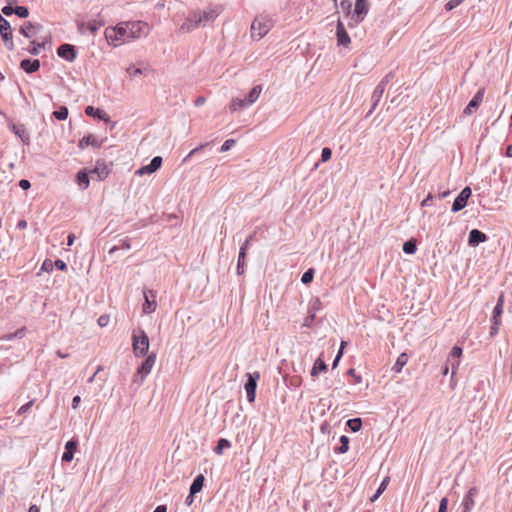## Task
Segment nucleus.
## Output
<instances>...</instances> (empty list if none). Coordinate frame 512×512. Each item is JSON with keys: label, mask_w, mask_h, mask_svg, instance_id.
Masks as SVG:
<instances>
[{"label": "nucleus", "mask_w": 512, "mask_h": 512, "mask_svg": "<svg viewBox=\"0 0 512 512\" xmlns=\"http://www.w3.org/2000/svg\"><path fill=\"white\" fill-rule=\"evenodd\" d=\"M219 15L217 8H210L203 11H194L189 14L186 21L182 24L181 30L191 31L199 26H206L213 22Z\"/></svg>", "instance_id": "1"}, {"label": "nucleus", "mask_w": 512, "mask_h": 512, "mask_svg": "<svg viewBox=\"0 0 512 512\" xmlns=\"http://www.w3.org/2000/svg\"><path fill=\"white\" fill-rule=\"evenodd\" d=\"M149 337L142 329L134 330L132 334V348L136 357H144L149 351Z\"/></svg>", "instance_id": "2"}, {"label": "nucleus", "mask_w": 512, "mask_h": 512, "mask_svg": "<svg viewBox=\"0 0 512 512\" xmlns=\"http://www.w3.org/2000/svg\"><path fill=\"white\" fill-rule=\"evenodd\" d=\"M127 33L128 28L126 27V23H120L114 28H106L105 38L109 44L116 47L122 43L128 42Z\"/></svg>", "instance_id": "3"}, {"label": "nucleus", "mask_w": 512, "mask_h": 512, "mask_svg": "<svg viewBox=\"0 0 512 512\" xmlns=\"http://www.w3.org/2000/svg\"><path fill=\"white\" fill-rule=\"evenodd\" d=\"M369 12L367 0H355L354 9L351 14V21H348V27L353 29L362 23Z\"/></svg>", "instance_id": "4"}, {"label": "nucleus", "mask_w": 512, "mask_h": 512, "mask_svg": "<svg viewBox=\"0 0 512 512\" xmlns=\"http://www.w3.org/2000/svg\"><path fill=\"white\" fill-rule=\"evenodd\" d=\"M156 353L152 352L146 355V358L142 361L141 365L137 368V371L134 375L133 382H138L142 384L145 378L150 374L153 366L156 362Z\"/></svg>", "instance_id": "5"}, {"label": "nucleus", "mask_w": 512, "mask_h": 512, "mask_svg": "<svg viewBox=\"0 0 512 512\" xmlns=\"http://www.w3.org/2000/svg\"><path fill=\"white\" fill-rule=\"evenodd\" d=\"M247 381L245 383V391L247 395V400L249 403H253L256 398V389L257 382L260 379V373L258 371H254L252 373H247Z\"/></svg>", "instance_id": "6"}, {"label": "nucleus", "mask_w": 512, "mask_h": 512, "mask_svg": "<svg viewBox=\"0 0 512 512\" xmlns=\"http://www.w3.org/2000/svg\"><path fill=\"white\" fill-rule=\"evenodd\" d=\"M111 167L112 163H107L105 160L98 159L94 168L90 170V174L92 177L96 175L98 181H103L110 174Z\"/></svg>", "instance_id": "7"}, {"label": "nucleus", "mask_w": 512, "mask_h": 512, "mask_svg": "<svg viewBox=\"0 0 512 512\" xmlns=\"http://www.w3.org/2000/svg\"><path fill=\"white\" fill-rule=\"evenodd\" d=\"M472 194V190L470 187L466 186L461 190V192L458 194V196L455 198L451 211L453 213H457L464 209L468 203V199L470 198Z\"/></svg>", "instance_id": "8"}, {"label": "nucleus", "mask_w": 512, "mask_h": 512, "mask_svg": "<svg viewBox=\"0 0 512 512\" xmlns=\"http://www.w3.org/2000/svg\"><path fill=\"white\" fill-rule=\"evenodd\" d=\"M126 27L128 28V41L136 38H140L145 34V29L147 28V24L142 21H134L126 23Z\"/></svg>", "instance_id": "9"}, {"label": "nucleus", "mask_w": 512, "mask_h": 512, "mask_svg": "<svg viewBox=\"0 0 512 512\" xmlns=\"http://www.w3.org/2000/svg\"><path fill=\"white\" fill-rule=\"evenodd\" d=\"M157 292L154 290H145L144 291V303L142 305V311L145 314H151L156 310L157 302H156Z\"/></svg>", "instance_id": "10"}, {"label": "nucleus", "mask_w": 512, "mask_h": 512, "mask_svg": "<svg viewBox=\"0 0 512 512\" xmlns=\"http://www.w3.org/2000/svg\"><path fill=\"white\" fill-rule=\"evenodd\" d=\"M57 55L67 62H74L77 57L76 47L72 44L64 43L57 48Z\"/></svg>", "instance_id": "11"}, {"label": "nucleus", "mask_w": 512, "mask_h": 512, "mask_svg": "<svg viewBox=\"0 0 512 512\" xmlns=\"http://www.w3.org/2000/svg\"><path fill=\"white\" fill-rule=\"evenodd\" d=\"M43 26L40 23H32L30 21H26L20 27L19 32L24 37L28 39H32L42 30Z\"/></svg>", "instance_id": "12"}, {"label": "nucleus", "mask_w": 512, "mask_h": 512, "mask_svg": "<svg viewBox=\"0 0 512 512\" xmlns=\"http://www.w3.org/2000/svg\"><path fill=\"white\" fill-rule=\"evenodd\" d=\"M478 494V490L476 487H471L468 492L466 493V495L464 496L461 504H460V509H461V512H470L474 505H475V502H474V497Z\"/></svg>", "instance_id": "13"}, {"label": "nucleus", "mask_w": 512, "mask_h": 512, "mask_svg": "<svg viewBox=\"0 0 512 512\" xmlns=\"http://www.w3.org/2000/svg\"><path fill=\"white\" fill-rule=\"evenodd\" d=\"M162 161H163L162 157L155 156V157L152 158V160L150 161L149 164L140 167L136 171V174L139 175V176H142V175H145V174H152V173L156 172L161 167Z\"/></svg>", "instance_id": "14"}, {"label": "nucleus", "mask_w": 512, "mask_h": 512, "mask_svg": "<svg viewBox=\"0 0 512 512\" xmlns=\"http://www.w3.org/2000/svg\"><path fill=\"white\" fill-rule=\"evenodd\" d=\"M79 441L76 438H72L65 443V451L62 454L61 460L63 462H71L74 457V453L77 450Z\"/></svg>", "instance_id": "15"}, {"label": "nucleus", "mask_w": 512, "mask_h": 512, "mask_svg": "<svg viewBox=\"0 0 512 512\" xmlns=\"http://www.w3.org/2000/svg\"><path fill=\"white\" fill-rule=\"evenodd\" d=\"M484 97V89H479L473 98L469 101L468 105L465 107L463 113L466 115H471L475 110L478 109L480 104L483 101Z\"/></svg>", "instance_id": "16"}, {"label": "nucleus", "mask_w": 512, "mask_h": 512, "mask_svg": "<svg viewBox=\"0 0 512 512\" xmlns=\"http://www.w3.org/2000/svg\"><path fill=\"white\" fill-rule=\"evenodd\" d=\"M488 240V236L479 229H472L468 235V245L471 247H477L479 244L484 243Z\"/></svg>", "instance_id": "17"}, {"label": "nucleus", "mask_w": 512, "mask_h": 512, "mask_svg": "<svg viewBox=\"0 0 512 512\" xmlns=\"http://www.w3.org/2000/svg\"><path fill=\"white\" fill-rule=\"evenodd\" d=\"M269 31V26L266 23L261 22L258 19H255L251 25V34L252 37H257V39H261L264 37Z\"/></svg>", "instance_id": "18"}, {"label": "nucleus", "mask_w": 512, "mask_h": 512, "mask_svg": "<svg viewBox=\"0 0 512 512\" xmlns=\"http://www.w3.org/2000/svg\"><path fill=\"white\" fill-rule=\"evenodd\" d=\"M336 36L338 45L347 46L351 42L350 36L340 19H338L336 25Z\"/></svg>", "instance_id": "19"}, {"label": "nucleus", "mask_w": 512, "mask_h": 512, "mask_svg": "<svg viewBox=\"0 0 512 512\" xmlns=\"http://www.w3.org/2000/svg\"><path fill=\"white\" fill-rule=\"evenodd\" d=\"M40 61L38 59L26 58L21 60L20 68L27 74H32L40 69Z\"/></svg>", "instance_id": "20"}, {"label": "nucleus", "mask_w": 512, "mask_h": 512, "mask_svg": "<svg viewBox=\"0 0 512 512\" xmlns=\"http://www.w3.org/2000/svg\"><path fill=\"white\" fill-rule=\"evenodd\" d=\"M51 41L50 39H44L43 41H30L28 47L23 48V50L27 51L33 56H37L40 53V49H45L46 45H50Z\"/></svg>", "instance_id": "21"}, {"label": "nucleus", "mask_w": 512, "mask_h": 512, "mask_svg": "<svg viewBox=\"0 0 512 512\" xmlns=\"http://www.w3.org/2000/svg\"><path fill=\"white\" fill-rule=\"evenodd\" d=\"M85 114L87 116L96 118V119L104 121L106 123L110 122V117L107 115V113L104 110L95 108L93 106H87L85 108Z\"/></svg>", "instance_id": "22"}, {"label": "nucleus", "mask_w": 512, "mask_h": 512, "mask_svg": "<svg viewBox=\"0 0 512 512\" xmlns=\"http://www.w3.org/2000/svg\"><path fill=\"white\" fill-rule=\"evenodd\" d=\"M102 143H103L102 140H98L94 135L88 134L79 140L78 147L80 149H84L87 146L91 145L93 147L100 148L102 146Z\"/></svg>", "instance_id": "23"}, {"label": "nucleus", "mask_w": 512, "mask_h": 512, "mask_svg": "<svg viewBox=\"0 0 512 512\" xmlns=\"http://www.w3.org/2000/svg\"><path fill=\"white\" fill-rule=\"evenodd\" d=\"M384 91L385 89L381 87H379L378 85L375 87L372 95H371V108L370 110L367 112L366 114V117H369L373 111L376 109V107L378 106L383 94H384Z\"/></svg>", "instance_id": "24"}, {"label": "nucleus", "mask_w": 512, "mask_h": 512, "mask_svg": "<svg viewBox=\"0 0 512 512\" xmlns=\"http://www.w3.org/2000/svg\"><path fill=\"white\" fill-rule=\"evenodd\" d=\"M90 171L87 172L85 169L80 170L76 174V182L81 190H86L90 184Z\"/></svg>", "instance_id": "25"}, {"label": "nucleus", "mask_w": 512, "mask_h": 512, "mask_svg": "<svg viewBox=\"0 0 512 512\" xmlns=\"http://www.w3.org/2000/svg\"><path fill=\"white\" fill-rule=\"evenodd\" d=\"M328 370V366L323 359L320 357L317 358L313 364L310 375L312 377H317L320 373L326 372Z\"/></svg>", "instance_id": "26"}, {"label": "nucleus", "mask_w": 512, "mask_h": 512, "mask_svg": "<svg viewBox=\"0 0 512 512\" xmlns=\"http://www.w3.org/2000/svg\"><path fill=\"white\" fill-rule=\"evenodd\" d=\"M12 131L16 136H18L24 143H28L30 140V136L26 131V128L23 124H14L12 126Z\"/></svg>", "instance_id": "27"}, {"label": "nucleus", "mask_w": 512, "mask_h": 512, "mask_svg": "<svg viewBox=\"0 0 512 512\" xmlns=\"http://www.w3.org/2000/svg\"><path fill=\"white\" fill-rule=\"evenodd\" d=\"M204 482H205V477L202 474L197 475L194 478V480L190 486V489H189V491H191V494L196 495L197 493H199L204 486Z\"/></svg>", "instance_id": "28"}, {"label": "nucleus", "mask_w": 512, "mask_h": 512, "mask_svg": "<svg viewBox=\"0 0 512 512\" xmlns=\"http://www.w3.org/2000/svg\"><path fill=\"white\" fill-rule=\"evenodd\" d=\"M407 362H408V355L405 352H403L398 356V358L396 359V362L392 366L391 370L394 373H400L402 371L403 367L407 364Z\"/></svg>", "instance_id": "29"}, {"label": "nucleus", "mask_w": 512, "mask_h": 512, "mask_svg": "<svg viewBox=\"0 0 512 512\" xmlns=\"http://www.w3.org/2000/svg\"><path fill=\"white\" fill-rule=\"evenodd\" d=\"M248 106H250V104H248V101L246 98H244V99L234 98V99H232V101L229 105V109L231 110V112H235V111L245 109Z\"/></svg>", "instance_id": "30"}, {"label": "nucleus", "mask_w": 512, "mask_h": 512, "mask_svg": "<svg viewBox=\"0 0 512 512\" xmlns=\"http://www.w3.org/2000/svg\"><path fill=\"white\" fill-rule=\"evenodd\" d=\"M402 250L407 255H413L417 251V241L411 238L403 243Z\"/></svg>", "instance_id": "31"}, {"label": "nucleus", "mask_w": 512, "mask_h": 512, "mask_svg": "<svg viewBox=\"0 0 512 512\" xmlns=\"http://www.w3.org/2000/svg\"><path fill=\"white\" fill-rule=\"evenodd\" d=\"M231 447V442L226 438H220L217 441L216 446L213 448V452L216 455H222L224 449H229Z\"/></svg>", "instance_id": "32"}, {"label": "nucleus", "mask_w": 512, "mask_h": 512, "mask_svg": "<svg viewBox=\"0 0 512 512\" xmlns=\"http://www.w3.org/2000/svg\"><path fill=\"white\" fill-rule=\"evenodd\" d=\"M150 71L149 67L139 68L134 65L127 67L126 72L130 77H136L138 75H146Z\"/></svg>", "instance_id": "33"}, {"label": "nucleus", "mask_w": 512, "mask_h": 512, "mask_svg": "<svg viewBox=\"0 0 512 512\" xmlns=\"http://www.w3.org/2000/svg\"><path fill=\"white\" fill-rule=\"evenodd\" d=\"M389 481H390V477H388V476H386L382 480V482L380 483L376 492L370 497L371 502H375L380 497V495L386 490Z\"/></svg>", "instance_id": "34"}, {"label": "nucleus", "mask_w": 512, "mask_h": 512, "mask_svg": "<svg viewBox=\"0 0 512 512\" xmlns=\"http://www.w3.org/2000/svg\"><path fill=\"white\" fill-rule=\"evenodd\" d=\"M262 91V86L261 85H256L254 86L250 92L248 93V95L246 96V99L248 101V104L252 105L254 102H256V100L259 98L260 96V93Z\"/></svg>", "instance_id": "35"}, {"label": "nucleus", "mask_w": 512, "mask_h": 512, "mask_svg": "<svg viewBox=\"0 0 512 512\" xmlns=\"http://www.w3.org/2000/svg\"><path fill=\"white\" fill-rule=\"evenodd\" d=\"M0 34H1L2 40L5 43L6 48L9 51H13L14 50V42H13L12 29H10L6 32H2Z\"/></svg>", "instance_id": "36"}, {"label": "nucleus", "mask_w": 512, "mask_h": 512, "mask_svg": "<svg viewBox=\"0 0 512 512\" xmlns=\"http://www.w3.org/2000/svg\"><path fill=\"white\" fill-rule=\"evenodd\" d=\"M346 426L350 429L351 432H358L362 428V420L361 418H351L347 420Z\"/></svg>", "instance_id": "37"}, {"label": "nucleus", "mask_w": 512, "mask_h": 512, "mask_svg": "<svg viewBox=\"0 0 512 512\" xmlns=\"http://www.w3.org/2000/svg\"><path fill=\"white\" fill-rule=\"evenodd\" d=\"M339 441L340 446L335 448V452L338 454H344L349 450V438L346 435H342Z\"/></svg>", "instance_id": "38"}, {"label": "nucleus", "mask_w": 512, "mask_h": 512, "mask_svg": "<svg viewBox=\"0 0 512 512\" xmlns=\"http://www.w3.org/2000/svg\"><path fill=\"white\" fill-rule=\"evenodd\" d=\"M104 26L103 20H91L86 24V29L91 33L95 34L101 27Z\"/></svg>", "instance_id": "39"}, {"label": "nucleus", "mask_w": 512, "mask_h": 512, "mask_svg": "<svg viewBox=\"0 0 512 512\" xmlns=\"http://www.w3.org/2000/svg\"><path fill=\"white\" fill-rule=\"evenodd\" d=\"M131 248L130 240L128 238L119 241V245H115L109 250V254H114L119 249L129 250Z\"/></svg>", "instance_id": "40"}, {"label": "nucleus", "mask_w": 512, "mask_h": 512, "mask_svg": "<svg viewBox=\"0 0 512 512\" xmlns=\"http://www.w3.org/2000/svg\"><path fill=\"white\" fill-rule=\"evenodd\" d=\"M322 309V302L319 298H314L312 301L308 304V312L313 313L316 315L318 311Z\"/></svg>", "instance_id": "41"}, {"label": "nucleus", "mask_w": 512, "mask_h": 512, "mask_svg": "<svg viewBox=\"0 0 512 512\" xmlns=\"http://www.w3.org/2000/svg\"><path fill=\"white\" fill-rule=\"evenodd\" d=\"M69 114V110L66 106H61L59 109L53 112V116L60 121H64L67 119Z\"/></svg>", "instance_id": "42"}, {"label": "nucleus", "mask_w": 512, "mask_h": 512, "mask_svg": "<svg viewBox=\"0 0 512 512\" xmlns=\"http://www.w3.org/2000/svg\"><path fill=\"white\" fill-rule=\"evenodd\" d=\"M26 335V327H21L17 329L14 333L8 334L3 339L5 340H13V339H21Z\"/></svg>", "instance_id": "43"}, {"label": "nucleus", "mask_w": 512, "mask_h": 512, "mask_svg": "<svg viewBox=\"0 0 512 512\" xmlns=\"http://www.w3.org/2000/svg\"><path fill=\"white\" fill-rule=\"evenodd\" d=\"M462 352H463L462 348L460 346L455 345L451 349L447 361H450V360H460V358L462 356Z\"/></svg>", "instance_id": "44"}, {"label": "nucleus", "mask_w": 512, "mask_h": 512, "mask_svg": "<svg viewBox=\"0 0 512 512\" xmlns=\"http://www.w3.org/2000/svg\"><path fill=\"white\" fill-rule=\"evenodd\" d=\"M340 7L345 12V15L349 18V21H351V14L353 12L351 1L350 0H342L340 2Z\"/></svg>", "instance_id": "45"}, {"label": "nucleus", "mask_w": 512, "mask_h": 512, "mask_svg": "<svg viewBox=\"0 0 512 512\" xmlns=\"http://www.w3.org/2000/svg\"><path fill=\"white\" fill-rule=\"evenodd\" d=\"M314 274H315V271L313 268H309L308 270H306L303 274H302V277H301V282L303 284H309L313 281V278H314Z\"/></svg>", "instance_id": "46"}, {"label": "nucleus", "mask_w": 512, "mask_h": 512, "mask_svg": "<svg viewBox=\"0 0 512 512\" xmlns=\"http://www.w3.org/2000/svg\"><path fill=\"white\" fill-rule=\"evenodd\" d=\"M502 314H503V310L494 307L493 312H492V317H491V323L501 325Z\"/></svg>", "instance_id": "47"}, {"label": "nucleus", "mask_w": 512, "mask_h": 512, "mask_svg": "<svg viewBox=\"0 0 512 512\" xmlns=\"http://www.w3.org/2000/svg\"><path fill=\"white\" fill-rule=\"evenodd\" d=\"M395 76V72L394 71H390L388 72L382 79L381 81L378 83V86L381 87L383 89H386V86L387 84L394 78Z\"/></svg>", "instance_id": "48"}, {"label": "nucleus", "mask_w": 512, "mask_h": 512, "mask_svg": "<svg viewBox=\"0 0 512 512\" xmlns=\"http://www.w3.org/2000/svg\"><path fill=\"white\" fill-rule=\"evenodd\" d=\"M245 258L246 256L238 255L236 272L238 275H242L245 271Z\"/></svg>", "instance_id": "49"}, {"label": "nucleus", "mask_w": 512, "mask_h": 512, "mask_svg": "<svg viewBox=\"0 0 512 512\" xmlns=\"http://www.w3.org/2000/svg\"><path fill=\"white\" fill-rule=\"evenodd\" d=\"M14 11L19 18H27L29 16V10L25 6H16Z\"/></svg>", "instance_id": "50"}, {"label": "nucleus", "mask_w": 512, "mask_h": 512, "mask_svg": "<svg viewBox=\"0 0 512 512\" xmlns=\"http://www.w3.org/2000/svg\"><path fill=\"white\" fill-rule=\"evenodd\" d=\"M54 269L53 261L50 259H45L41 265L40 270L44 272H52Z\"/></svg>", "instance_id": "51"}, {"label": "nucleus", "mask_w": 512, "mask_h": 512, "mask_svg": "<svg viewBox=\"0 0 512 512\" xmlns=\"http://www.w3.org/2000/svg\"><path fill=\"white\" fill-rule=\"evenodd\" d=\"M316 315L307 311V316L304 318L303 327L311 328Z\"/></svg>", "instance_id": "52"}, {"label": "nucleus", "mask_w": 512, "mask_h": 512, "mask_svg": "<svg viewBox=\"0 0 512 512\" xmlns=\"http://www.w3.org/2000/svg\"><path fill=\"white\" fill-rule=\"evenodd\" d=\"M332 150L329 147H324L321 151V162H327L331 159Z\"/></svg>", "instance_id": "53"}, {"label": "nucleus", "mask_w": 512, "mask_h": 512, "mask_svg": "<svg viewBox=\"0 0 512 512\" xmlns=\"http://www.w3.org/2000/svg\"><path fill=\"white\" fill-rule=\"evenodd\" d=\"M209 143H204V144H201L200 146L192 149L189 154L183 159V162H186L188 161L189 158H191L192 156L196 155L199 151H201L204 147L208 146Z\"/></svg>", "instance_id": "54"}, {"label": "nucleus", "mask_w": 512, "mask_h": 512, "mask_svg": "<svg viewBox=\"0 0 512 512\" xmlns=\"http://www.w3.org/2000/svg\"><path fill=\"white\" fill-rule=\"evenodd\" d=\"M236 144V141L234 139H227L221 146L220 152H226L230 150L234 145Z\"/></svg>", "instance_id": "55"}, {"label": "nucleus", "mask_w": 512, "mask_h": 512, "mask_svg": "<svg viewBox=\"0 0 512 512\" xmlns=\"http://www.w3.org/2000/svg\"><path fill=\"white\" fill-rule=\"evenodd\" d=\"M11 29L10 23L0 14V33Z\"/></svg>", "instance_id": "56"}, {"label": "nucleus", "mask_w": 512, "mask_h": 512, "mask_svg": "<svg viewBox=\"0 0 512 512\" xmlns=\"http://www.w3.org/2000/svg\"><path fill=\"white\" fill-rule=\"evenodd\" d=\"M463 2V0H450L445 4V9L447 11H451L452 9L456 8L458 5H460Z\"/></svg>", "instance_id": "57"}, {"label": "nucleus", "mask_w": 512, "mask_h": 512, "mask_svg": "<svg viewBox=\"0 0 512 512\" xmlns=\"http://www.w3.org/2000/svg\"><path fill=\"white\" fill-rule=\"evenodd\" d=\"M53 265H54V268H56L60 271L67 270V264L61 259H57V260L53 261Z\"/></svg>", "instance_id": "58"}, {"label": "nucleus", "mask_w": 512, "mask_h": 512, "mask_svg": "<svg viewBox=\"0 0 512 512\" xmlns=\"http://www.w3.org/2000/svg\"><path fill=\"white\" fill-rule=\"evenodd\" d=\"M448 509V499L446 497H443L440 500L438 512H447Z\"/></svg>", "instance_id": "59"}, {"label": "nucleus", "mask_w": 512, "mask_h": 512, "mask_svg": "<svg viewBox=\"0 0 512 512\" xmlns=\"http://www.w3.org/2000/svg\"><path fill=\"white\" fill-rule=\"evenodd\" d=\"M347 374L354 377L355 383L360 384L362 382V377L360 375L356 374V371L354 368L348 369Z\"/></svg>", "instance_id": "60"}, {"label": "nucleus", "mask_w": 512, "mask_h": 512, "mask_svg": "<svg viewBox=\"0 0 512 512\" xmlns=\"http://www.w3.org/2000/svg\"><path fill=\"white\" fill-rule=\"evenodd\" d=\"M499 327H500V324L491 323V327H490V331H489V335L491 338L495 337L498 334Z\"/></svg>", "instance_id": "61"}, {"label": "nucleus", "mask_w": 512, "mask_h": 512, "mask_svg": "<svg viewBox=\"0 0 512 512\" xmlns=\"http://www.w3.org/2000/svg\"><path fill=\"white\" fill-rule=\"evenodd\" d=\"M448 362L451 364V373H452V375H455L457 370H458V368H459L460 360H450Z\"/></svg>", "instance_id": "62"}, {"label": "nucleus", "mask_w": 512, "mask_h": 512, "mask_svg": "<svg viewBox=\"0 0 512 512\" xmlns=\"http://www.w3.org/2000/svg\"><path fill=\"white\" fill-rule=\"evenodd\" d=\"M432 201H433V195L432 193H429L426 198L421 202V206L422 207H428V206H431L432 205Z\"/></svg>", "instance_id": "63"}, {"label": "nucleus", "mask_w": 512, "mask_h": 512, "mask_svg": "<svg viewBox=\"0 0 512 512\" xmlns=\"http://www.w3.org/2000/svg\"><path fill=\"white\" fill-rule=\"evenodd\" d=\"M14 8L15 7H12L10 5H6L2 8V13L6 16H11L12 14H15V11H14Z\"/></svg>", "instance_id": "64"}]
</instances>
